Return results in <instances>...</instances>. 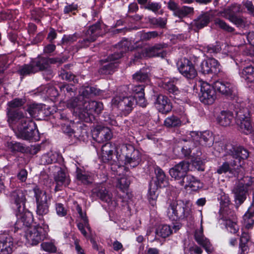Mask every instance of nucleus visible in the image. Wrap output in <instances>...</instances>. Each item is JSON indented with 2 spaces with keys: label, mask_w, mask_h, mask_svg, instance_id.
<instances>
[{
  "label": "nucleus",
  "mask_w": 254,
  "mask_h": 254,
  "mask_svg": "<svg viewBox=\"0 0 254 254\" xmlns=\"http://www.w3.org/2000/svg\"><path fill=\"white\" fill-rule=\"evenodd\" d=\"M9 126L18 137L26 140L33 138L38 132L35 123L27 116L9 124Z\"/></svg>",
  "instance_id": "nucleus-1"
},
{
  "label": "nucleus",
  "mask_w": 254,
  "mask_h": 254,
  "mask_svg": "<svg viewBox=\"0 0 254 254\" xmlns=\"http://www.w3.org/2000/svg\"><path fill=\"white\" fill-rule=\"evenodd\" d=\"M191 213L190 208L181 200L171 201L166 210V215L171 221L186 220L191 217Z\"/></svg>",
  "instance_id": "nucleus-2"
},
{
  "label": "nucleus",
  "mask_w": 254,
  "mask_h": 254,
  "mask_svg": "<svg viewBox=\"0 0 254 254\" xmlns=\"http://www.w3.org/2000/svg\"><path fill=\"white\" fill-rule=\"evenodd\" d=\"M117 154L121 159L124 158L125 164L134 168L141 161V154L139 151L135 149L129 144H123L117 149Z\"/></svg>",
  "instance_id": "nucleus-3"
},
{
  "label": "nucleus",
  "mask_w": 254,
  "mask_h": 254,
  "mask_svg": "<svg viewBox=\"0 0 254 254\" xmlns=\"http://www.w3.org/2000/svg\"><path fill=\"white\" fill-rule=\"evenodd\" d=\"M227 153L226 160L231 159L232 167H237V169L241 167V160L248 158L249 156L248 150L244 147L233 144H227L225 146Z\"/></svg>",
  "instance_id": "nucleus-4"
},
{
  "label": "nucleus",
  "mask_w": 254,
  "mask_h": 254,
  "mask_svg": "<svg viewBox=\"0 0 254 254\" xmlns=\"http://www.w3.org/2000/svg\"><path fill=\"white\" fill-rule=\"evenodd\" d=\"M236 122L241 131L246 134L250 133L252 126L250 119V114L248 108L244 107V104L237 103L234 105Z\"/></svg>",
  "instance_id": "nucleus-5"
},
{
  "label": "nucleus",
  "mask_w": 254,
  "mask_h": 254,
  "mask_svg": "<svg viewBox=\"0 0 254 254\" xmlns=\"http://www.w3.org/2000/svg\"><path fill=\"white\" fill-rule=\"evenodd\" d=\"M167 47L165 44H157L153 46L141 49L134 54V58L130 61V64L135 63V61L143 57H160L165 58L167 55V52L164 49Z\"/></svg>",
  "instance_id": "nucleus-6"
},
{
  "label": "nucleus",
  "mask_w": 254,
  "mask_h": 254,
  "mask_svg": "<svg viewBox=\"0 0 254 254\" xmlns=\"http://www.w3.org/2000/svg\"><path fill=\"white\" fill-rule=\"evenodd\" d=\"M25 101L24 98H16L7 103L6 113L8 125L27 116L22 111L16 109L22 106Z\"/></svg>",
  "instance_id": "nucleus-7"
},
{
  "label": "nucleus",
  "mask_w": 254,
  "mask_h": 254,
  "mask_svg": "<svg viewBox=\"0 0 254 254\" xmlns=\"http://www.w3.org/2000/svg\"><path fill=\"white\" fill-rule=\"evenodd\" d=\"M135 97L125 96L123 93L116 95L112 100V104L117 106L125 115L129 114L135 106Z\"/></svg>",
  "instance_id": "nucleus-8"
},
{
  "label": "nucleus",
  "mask_w": 254,
  "mask_h": 254,
  "mask_svg": "<svg viewBox=\"0 0 254 254\" xmlns=\"http://www.w3.org/2000/svg\"><path fill=\"white\" fill-rule=\"evenodd\" d=\"M252 185V181L248 177H244L235 185L233 189L235 200L237 205H240L247 197L249 187Z\"/></svg>",
  "instance_id": "nucleus-9"
},
{
  "label": "nucleus",
  "mask_w": 254,
  "mask_h": 254,
  "mask_svg": "<svg viewBox=\"0 0 254 254\" xmlns=\"http://www.w3.org/2000/svg\"><path fill=\"white\" fill-rule=\"evenodd\" d=\"M34 196L36 202V214L39 216H43L49 211V204L46 192L36 187L33 189Z\"/></svg>",
  "instance_id": "nucleus-10"
},
{
  "label": "nucleus",
  "mask_w": 254,
  "mask_h": 254,
  "mask_svg": "<svg viewBox=\"0 0 254 254\" xmlns=\"http://www.w3.org/2000/svg\"><path fill=\"white\" fill-rule=\"evenodd\" d=\"M28 243L32 246L38 245L47 238V233L44 229L40 225L30 227L24 232Z\"/></svg>",
  "instance_id": "nucleus-11"
},
{
  "label": "nucleus",
  "mask_w": 254,
  "mask_h": 254,
  "mask_svg": "<svg viewBox=\"0 0 254 254\" xmlns=\"http://www.w3.org/2000/svg\"><path fill=\"white\" fill-rule=\"evenodd\" d=\"M17 208L18 210L16 214L17 220L14 225V232H16L19 230L25 232L32 226H31L33 221L32 214L29 211L21 212V206Z\"/></svg>",
  "instance_id": "nucleus-12"
},
{
  "label": "nucleus",
  "mask_w": 254,
  "mask_h": 254,
  "mask_svg": "<svg viewBox=\"0 0 254 254\" xmlns=\"http://www.w3.org/2000/svg\"><path fill=\"white\" fill-rule=\"evenodd\" d=\"M45 63L44 60L39 61L38 58H37L29 64H24L19 66L17 72L23 77L34 74L38 71H43L42 67L44 66Z\"/></svg>",
  "instance_id": "nucleus-13"
},
{
  "label": "nucleus",
  "mask_w": 254,
  "mask_h": 254,
  "mask_svg": "<svg viewBox=\"0 0 254 254\" xmlns=\"http://www.w3.org/2000/svg\"><path fill=\"white\" fill-rule=\"evenodd\" d=\"M199 100L206 105H211L214 103L216 98V91L214 86L207 82H203L200 85Z\"/></svg>",
  "instance_id": "nucleus-14"
},
{
  "label": "nucleus",
  "mask_w": 254,
  "mask_h": 254,
  "mask_svg": "<svg viewBox=\"0 0 254 254\" xmlns=\"http://www.w3.org/2000/svg\"><path fill=\"white\" fill-rule=\"evenodd\" d=\"M179 72L188 79H193L197 73L192 62L187 58H183L177 63Z\"/></svg>",
  "instance_id": "nucleus-15"
},
{
  "label": "nucleus",
  "mask_w": 254,
  "mask_h": 254,
  "mask_svg": "<svg viewBox=\"0 0 254 254\" xmlns=\"http://www.w3.org/2000/svg\"><path fill=\"white\" fill-rule=\"evenodd\" d=\"M190 135L193 142H198L199 144L210 147L214 142V138L211 132L208 131L203 132L190 131Z\"/></svg>",
  "instance_id": "nucleus-16"
},
{
  "label": "nucleus",
  "mask_w": 254,
  "mask_h": 254,
  "mask_svg": "<svg viewBox=\"0 0 254 254\" xmlns=\"http://www.w3.org/2000/svg\"><path fill=\"white\" fill-rule=\"evenodd\" d=\"M92 195L96 196L102 201L107 203L109 205H116V203L113 199V196L106 189L104 184H99L92 190Z\"/></svg>",
  "instance_id": "nucleus-17"
},
{
  "label": "nucleus",
  "mask_w": 254,
  "mask_h": 254,
  "mask_svg": "<svg viewBox=\"0 0 254 254\" xmlns=\"http://www.w3.org/2000/svg\"><path fill=\"white\" fill-rule=\"evenodd\" d=\"M214 89L228 98H233L236 95L235 86L229 82L218 80L214 83Z\"/></svg>",
  "instance_id": "nucleus-18"
},
{
  "label": "nucleus",
  "mask_w": 254,
  "mask_h": 254,
  "mask_svg": "<svg viewBox=\"0 0 254 254\" xmlns=\"http://www.w3.org/2000/svg\"><path fill=\"white\" fill-rule=\"evenodd\" d=\"M202 222V220H201L200 228L196 230L194 232V239L196 242L203 248L208 254H210L214 251V248L209 240L206 238L203 234Z\"/></svg>",
  "instance_id": "nucleus-19"
},
{
  "label": "nucleus",
  "mask_w": 254,
  "mask_h": 254,
  "mask_svg": "<svg viewBox=\"0 0 254 254\" xmlns=\"http://www.w3.org/2000/svg\"><path fill=\"white\" fill-rule=\"evenodd\" d=\"M190 164L186 161H182L170 169V176L175 180H185L189 169Z\"/></svg>",
  "instance_id": "nucleus-20"
},
{
  "label": "nucleus",
  "mask_w": 254,
  "mask_h": 254,
  "mask_svg": "<svg viewBox=\"0 0 254 254\" xmlns=\"http://www.w3.org/2000/svg\"><path fill=\"white\" fill-rule=\"evenodd\" d=\"M220 64L214 58H209L203 61L200 65L199 71L203 74L216 73L219 71Z\"/></svg>",
  "instance_id": "nucleus-21"
},
{
  "label": "nucleus",
  "mask_w": 254,
  "mask_h": 254,
  "mask_svg": "<svg viewBox=\"0 0 254 254\" xmlns=\"http://www.w3.org/2000/svg\"><path fill=\"white\" fill-rule=\"evenodd\" d=\"M92 137L96 142L103 143L109 140L112 137L111 130L107 127H97L92 133Z\"/></svg>",
  "instance_id": "nucleus-22"
},
{
  "label": "nucleus",
  "mask_w": 254,
  "mask_h": 254,
  "mask_svg": "<svg viewBox=\"0 0 254 254\" xmlns=\"http://www.w3.org/2000/svg\"><path fill=\"white\" fill-rule=\"evenodd\" d=\"M59 169L54 177V180L56 184L55 189L56 191H59L61 190L63 187H67L70 182L68 174L61 168Z\"/></svg>",
  "instance_id": "nucleus-23"
},
{
  "label": "nucleus",
  "mask_w": 254,
  "mask_h": 254,
  "mask_svg": "<svg viewBox=\"0 0 254 254\" xmlns=\"http://www.w3.org/2000/svg\"><path fill=\"white\" fill-rule=\"evenodd\" d=\"M12 238L6 234H0V252L1 254H11L13 252Z\"/></svg>",
  "instance_id": "nucleus-24"
},
{
  "label": "nucleus",
  "mask_w": 254,
  "mask_h": 254,
  "mask_svg": "<svg viewBox=\"0 0 254 254\" xmlns=\"http://www.w3.org/2000/svg\"><path fill=\"white\" fill-rule=\"evenodd\" d=\"M155 97V104L158 111L162 114H167L171 111L172 107L168 98L160 94Z\"/></svg>",
  "instance_id": "nucleus-25"
},
{
  "label": "nucleus",
  "mask_w": 254,
  "mask_h": 254,
  "mask_svg": "<svg viewBox=\"0 0 254 254\" xmlns=\"http://www.w3.org/2000/svg\"><path fill=\"white\" fill-rule=\"evenodd\" d=\"M84 99L79 95L78 96L72 98L67 102V107L73 109V113L80 119L84 103Z\"/></svg>",
  "instance_id": "nucleus-26"
},
{
  "label": "nucleus",
  "mask_w": 254,
  "mask_h": 254,
  "mask_svg": "<svg viewBox=\"0 0 254 254\" xmlns=\"http://www.w3.org/2000/svg\"><path fill=\"white\" fill-rule=\"evenodd\" d=\"M95 105L94 101H86L85 100L82 113L80 115V119L86 122L91 121V117L94 114L93 106Z\"/></svg>",
  "instance_id": "nucleus-27"
},
{
  "label": "nucleus",
  "mask_w": 254,
  "mask_h": 254,
  "mask_svg": "<svg viewBox=\"0 0 254 254\" xmlns=\"http://www.w3.org/2000/svg\"><path fill=\"white\" fill-rule=\"evenodd\" d=\"M131 43L127 39L123 40L116 46V49L119 52H117L114 54L109 56V59L119 60L120 59L124 53L129 51Z\"/></svg>",
  "instance_id": "nucleus-28"
},
{
  "label": "nucleus",
  "mask_w": 254,
  "mask_h": 254,
  "mask_svg": "<svg viewBox=\"0 0 254 254\" xmlns=\"http://www.w3.org/2000/svg\"><path fill=\"white\" fill-rule=\"evenodd\" d=\"M102 91L95 87L83 85L79 89V95L84 98H89L101 94Z\"/></svg>",
  "instance_id": "nucleus-29"
},
{
  "label": "nucleus",
  "mask_w": 254,
  "mask_h": 254,
  "mask_svg": "<svg viewBox=\"0 0 254 254\" xmlns=\"http://www.w3.org/2000/svg\"><path fill=\"white\" fill-rule=\"evenodd\" d=\"M185 183V188H190L193 191H196L201 187V184L199 180L190 175H187L185 180H183L180 182L182 186H184Z\"/></svg>",
  "instance_id": "nucleus-30"
},
{
  "label": "nucleus",
  "mask_w": 254,
  "mask_h": 254,
  "mask_svg": "<svg viewBox=\"0 0 254 254\" xmlns=\"http://www.w3.org/2000/svg\"><path fill=\"white\" fill-rule=\"evenodd\" d=\"M109 56L105 60H102V62L104 63H107V64L104 65L99 69V72L103 74H111L114 72L115 68L118 66V60H110L109 59Z\"/></svg>",
  "instance_id": "nucleus-31"
},
{
  "label": "nucleus",
  "mask_w": 254,
  "mask_h": 254,
  "mask_svg": "<svg viewBox=\"0 0 254 254\" xmlns=\"http://www.w3.org/2000/svg\"><path fill=\"white\" fill-rule=\"evenodd\" d=\"M25 191L20 189H16L10 192V199L16 204L17 207L20 206V204H24L25 202Z\"/></svg>",
  "instance_id": "nucleus-32"
},
{
  "label": "nucleus",
  "mask_w": 254,
  "mask_h": 254,
  "mask_svg": "<svg viewBox=\"0 0 254 254\" xmlns=\"http://www.w3.org/2000/svg\"><path fill=\"white\" fill-rule=\"evenodd\" d=\"M102 26L100 21H98L94 24L90 26L89 29L85 32V36H88L95 41L96 39L102 35Z\"/></svg>",
  "instance_id": "nucleus-33"
},
{
  "label": "nucleus",
  "mask_w": 254,
  "mask_h": 254,
  "mask_svg": "<svg viewBox=\"0 0 254 254\" xmlns=\"http://www.w3.org/2000/svg\"><path fill=\"white\" fill-rule=\"evenodd\" d=\"M233 119V114L231 111H223L217 117V121L220 125L227 127L230 125Z\"/></svg>",
  "instance_id": "nucleus-34"
},
{
  "label": "nucleus",
  "mask_w": 254,
  "mask_h": 254,
  "mask_svg": "<svg viewBox=\"0 0 254 254\" xmlns=\"http://www.w3.org/2000/svg\"><path fill=\"white\" fill-rule=\"evenodd\" d=\"M114 147L110 142H106L101 148V155L104 162H107L112 160Z\"/></svg>",
  "instance_id": "nucleus-35"
},
{
  "label": "nucleus",
  "mask_w": 254,
  "mask_h": 254,
  "mask_svg": "<svg viewBox=\"0 0 254 254\" xmlns=\"http://www.w3.org/2000/svg\"><path fill=\"white\" fill-rule=\"evenodd\" d=\"M157 185L158 188H165L169 185L168 178L166 177L164 171L159 167L155 169Z\"/></svg>",
  "instance_id": "nucleus-36"
},
{
  "label": "nucleus",
  "mask_w": 254,
  "mask_h": 254,
  "mask_svg": "<svg viewBox=\"0 0 254 254\" xmlns=\"http://www.w3.org/2000/svg\"><path fill=\"white\" fill-rule=\"evenodd\" d=\"M227 160V161L224 162L222 165L218 168L217 172L219 174H221L229 172L230 174H232L234 176H237L238 173V169H237V167L231 166V159H228Z\"/></svg>",
  "instance_id": "nucleus-37"
},
{
  "label": "nucleus",
  "mask_w": 254,
  "mask_h": 254,
  "mask_svg": "<svg viewBox=\"0 0 254 254\" xmlns=\"http://www.w3.org/2000/svg\"><path fill=\"white\" fill-rule=\"evenodd\" d=\"M241 75L247 83H254V66L249 65L244 67Z\"/></svg>",
  "instance_id": "nucleus-38"
},
{
  "label": "nucleus",
  "mask_w": 254,
  "mask_h": 254,
  "mask_svg": "<svg viewBox=\"0 0 254 254\" xmlns=\"http://www.w3.org/2000/svg\"><path fill=\"white\" fill-rule=\"evenodd\" d=\"M76 178L84 185H89L92 183V178L90 175L78 167L76 171Z\"/></svg>",
  "instance_id": "nucleus-39"
},
{
  "label": "nucleus",
  "mask_w": 254,
  "mask_h": 254,
  "mask_svg": "<svg viewBox=\"0 0 254 254\" xmlns=\"http://www.w3.org/2000/svg\"><path fill=\"white\" fill-rule=\"evenodd\" d=\"M244 225L246 228H252L254 224V206L250 207L244 217Z\"/></svg>",
  "instance_id": "nucleus-40"
},
{
  "label": "nucleus",
  "mask_w": 254,
  "mask_h": 254,
  "mask_svg": "<svg viewBox=\"0 0 254 254\" xmlns=\"http://www.w3.org/2000/svg\"><path fill=\"white\" fill-rule=\"evenodd\" d=\"M43 105L38 104H29L26 111L27 112L30 117L29 118L32 119L33 118L38 117L42 112L43 110ZM29 118V117H28Z\"/></svg>",
  "instance_id": "nucleus-41"
},
{
  "label": "nucleus",
  "mask_w": 254,
  "mask_h": 254,
  "mask_svg": "<svg viewBox=\"0 0 254 254\" xmlns=\"http://www.w3.org/2000/svg\"><path fill=\"white\" fill-rule=\"evenodd\" d=\"M156 233L158 236L163 238H166L172 234L173 230L169 225H161L156 229Z\"/></svg>",
  "instance_id": "nucleus-42"
},
{
  "label": "nucleus",
  "mask_w": 254,
  "mask_h": 254,
  "mask_svg": "<svg viewBox=\"0 0 254 254\" xmlns=\"http://www.w3.org/2000/svg\"><path fill=\"white\" fill-rule=\"evenodd\" d=\"M250 239V236L248 232H243L242 233L240 238L239 244V247L241 251V254H246V253H248L249 249L247 243L249 241Z\"/></svg>",
  "instance_id": "nucleus-43"
},
{
  "label": "nucleus",
  "mask_w": 254,
  "mask_h": 254,
  "mask_svg": "<svg viewBox=\"0 0 254 254\" xmlns=\"http://www.w3.org/2000/svg\"><path fill=\"white\" fill-rule=\"evenodd\" d=\"M157 185V182L155 181H151L149 185V189L148 191V198L150 202L152 205H154L155 200H156L158 197V193L157 190L158 189Z\"/></svg>",
  "instance_id": "nucleus-44"
},
{
  "label": "nucleus",
  "mask_w": 254,
  "mask_h": 254,
  "mask_svg": "<svg viewBox=\"0 0 254 254\" xmlns=\"http://www.w3.org/2000/svg\"><path fill=\"white\" fill-rule=\"evenodd\" d=\"M201 151L197 149L196 153H193V157H196V158L192 161V165L198 171H204L205 167L204 162L198 157L200 156Z\"/></svg>",
  "instance_id": "nucleus-45"
},
{
  "label": "nucleus",
  "mask_w": 254,
  "mask_h": 254,
  "mask_svg": "<svg viewBox=\"0 0 254 254\" xmlns=\"http://www.w3.org/2000/svg\"><path fill=\"white\" fill-rule=\"evenodd\" d=\"M232 219L231 220L229 216L226 218L225 226L230 233L236 234L238 232L239 227L236 221V218L233 217Z\"/></svg>",
  "instance_id": "nucleus-46"
},
{
  "label": "nucleus",
  "mask_w": 254,
  "mask_h": 254,
  "mask_svg": "<svg viewBox=\"0 0 254 254\" xmlns=\"http://www.w3.org/2000/svg\"><path fill=\"white\" fill-rule=\"evenodd\" d=\"M182 124L180 119L175 116L167 118L164 121V125L167 127H179Z\"/></svg>",
  "instance_id": "nucleus-47"
},
{
  "label": "nucleus",
  "mask_w": 254,
  "mask_h": 254,
  "mask_svg": "<svg viewBox=\"0 0 254 254\" xmlns=\"http://www.w3.org/2000/svg\"><path fill=\"white\" fill-rule=\"evenodd\" d=\"M144 85L143 84L140 85H131L130 86L127 88V86H124L121 88L120 89V91L125 90L128 88L131 90V92L133 94H134V96H137L138 95H141L142 93H144Z\"/></svg>",
  "instance_id": "nucleus-48"
},
{
  "label": "nucleus",
  "mask_w": 254,
  "mask_h": 254,
  "mask_svg": "<svg viewBox=\"0 0 254 254\" xmlns=\"http://www.w3.org/2000/svg\"><path fill=\"white\" fill-rule=\"evenodd\" d=\"M133 79L136 82H148L149 78L147 72L144 70H139L134 73L133 76Z\"/></svg>",
  "instance_id": "nucleus-49"
},
{
  "label": "nucleus",
  "mask_w": 254,
  "mask_h": 254,
  "mask_svg": "<svg viewBox=\"0 0 254 254\" xmlns=\"http://www.w3.org/2000/svg\"><path fill=\"white\" fill-rule=\"evenodd\" d=\"M209 21V17H198L191 23L192 27L195 26L197 29H200L206 26Z\"/></svg>",
  "instance_id": "nucleus-50"
},
{
  "label": "nucleus",
  "mask_w": 254,
  "mask_h": 254,
  "mask_svg": "<svg viewBox=\"0 0 254 254\" xmlns=\"http://www.w3.org/2000/svg\"><path fill=\"white\" fill-rule=\"evenodd\" d=\"M39 61L41 60H44L45 61V64L44 65V66L42 67V68L43 70H47L50 74H52V71L51 69H49V66L50 64H55L58 62H60V60L56 58H46L44 57H38Z\"/></svg>",
  "instance_id": "nucleus-51"
},
{
  "label": "nucleus",
  "mask_w": 254,
  "mask_h": 254,
  "mask_svg": "<svg viewBox=\"0 0 254 254\" xmlns=\"http://www.w3.org/2000/svg\"><path fill=\"white\" fill-rule=\"evenodd\" d=\"M130 183V180L127 176H123L118 179L117 187L121 190L124 191L128 188Z\"/></svg>",
  "instance_id": "nucleus-52"
},
{
  "label": "nucleus",
  "mask_w": 254,
  "mask_h": 254,
  "mask_svg": "<svg viewBox=\"0 0 254 254\" xmlns=\"http://www.w3.org/2000/svg\"><path fill=\"white\" fill-rule=\"evenodd\" d=\"M204 51L207 54L210 55H215L220 53L221 51V47L220 44L218 42L215 45H209L204 48Z\"/></svg>",
  "instance_id": "nucleus-53"
},
{
  "label": "nucleus",
  "mask_w": 254,
  "mask_h": 254,
  "mask_svg": "<svg viewBox=\"0 0 254 254\" xmlns=\"http://www.w3.org/2000/svg\"><path fill=\"white\" fill-rule=\"evenodd\" d=\"M59 76L63 80L68 81H73L74 83L78 82V80L74 74L64 69H62L60 71Z\"/></svg>",
  "instance_id": "nucleus-54"
},
{
  "label": "nucleus",
  "mask_w": 254,
  "mask_h": 254,
  "mask_svg": "<svg viewBox=\"0 0 254 254\" xmlns=\"http://www.w3.org/2000/svg\"><path fill=\"white\" fill-rule=\"evenodd\" d=\"M228 19L237 27L244 28L248 25L247 21L242 17H228Z\"/></svg>",
  "instance_id": "nucleus-55"
},
{
  "label": "nucleus",
  "mask_w": 254,
  "mask_h": 254,
  "mask_svg": "<svg viewBox=\"0 0 254 254\" xmlns=\"http://www.w3.org/2000/svg\"><path fill=\"white\" fill-rule=\"evenodd\" d=\"M163 88L168 91L169 93L177 95L179 93L178 88L175 86L173 82H164L162 85Z\"/></svg>",
  "instance_id": "nucleus-56"
},
{
  "label": "nucleus",
  "mask_w": 254,
  "mask_h": 254,
  "mask_svg": "<svg viewBox=\"0 0 254 254\" xmlns=\"http://www.w3.org/2000/svg\"><path fill=\"white\" fill-rule=\"evenodd\" d=\"M7 147L12 152H22L24 150V147L20 143L13 141L7 142Z\"/></svg>",
  "instance_id": "nucleus-57"
},
{
  "label": "nucleus",
  "mask_w": 254,
  "mask_h": 254,
  "mask_svg": "<svg viewBox=\"0 0 254 254\" xmlns=\"http://www.w3.org/2000/svg\"><path fill=\"white\" fill-rule=\"evenodd\" d=\"M149 20L152 24L163 27L166 24L167 19L165 17H152Z\"/></svg>",
  "instance_id": "nucleus-58"
},
{
  "label": "nucleus",
  "mask_w": 254,
  "mask_h": 254,
  "mask_svg": "<svg viewBox=\"0 0 254 254\" xmlns=\"http://www.w3.org/2000/svg\"><path fill=\"white\" fill-rule=\"evenodd\" d=\"M41 248L45 251L50 253H55L57 251V248L51 242H45L41 244Z\"/></svg>",
  "instance_id": "nucleus-59"
},
{
  "label": "nucleus",
  "mask_w": 254,
  "mask_h": 254,
  "mask_svg": "<svg viewBox=\"0 0 254 254\" xmlns=\"http://www.w3.org/2000/svg\"><path fill=\"white\" fill-rule=\"evenodd\" d=\"M192 140L187 141L186 144L181 147V152L185 157L190 156L192 149L191 146L192 144Z\"/></svg>",
  "instance_id": "nucleus-60"
},
{
  "label": "nucleus",
  "mask_w": 254,
  "mask_h": 254,
  "mask_svg": "<svg viewBox=\"0 0 254 254\" xmlns=\"http://www.w3.org/2000/svg\"><path fill=\"white\" fill-rule=\"evenodd\" d=\"M60 88L62 92L65 95L68 94L70 96H72V93L75 91L74 86L71 84H64L61 85Z\"/></svg>",
  "instance_id": "nucleus-61"
},
{
  "label": "nucleus",
  "mask_w": 254,
  "mask_h": 254,
  "mask_svg": "<svg viewBox=\"0 0 254 254\" xmlns=\"http://www.w3.org/2000/svg\"><path fill=\"white\" fill-rule=\"evenodd\" d=\"M78 37V34L76 33L73 35H64L62 38V43L63 44H70L75 41Z\"/></svg>",
  "instance_id": "nucleus-62"
},
{
  "label": "nucleus",
  "mask_w": 254,
  "mask_h": 254,
  "mask_svg": "<svg viewBox=\"0 0 254 254\" xmlns=\"http://www.w3.org/2000/svg\"><path fill=\"white\" fill-rule=\"evenodd\" d=\"M220 204L222 207L226 208L229 206L230 203V198L227 194H226L224 192H222L220 193Z\"/></svg>",
  "instance_id": "nucleus-63"
},
{
  "label": "nucleus",
  "mask_w": 254,
  "mask_h": 254,
  "mask_svg": "<svg viewBox=\"0 0 254 254\" xmlns=\"http://www.w3.org/2000/svg\"><path fill=\"white\" fill-rule=\"evenodd\" d=\"M158 36V33L156 31L144 32L141 34L140 39L142 41H148L152 38L157 37Z\"/></svg>",
  "instance_id": "nucleus-64"
}]
</instances>
